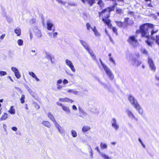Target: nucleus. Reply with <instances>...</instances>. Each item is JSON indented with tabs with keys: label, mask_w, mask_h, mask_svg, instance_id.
<instances>
[{
	"label": "nucleus",
	"mask_w": 159,
	"mask_h": 159,
	"mask_svg": "<svg viewBox=\"0 0 159 159\" xmlns=\"http://www.w3.org/2000/svg\"><path fill=\"white\" fill-rule=\"evenodd\" d=\"M153 25L151 24H144L140 26L139 31L141 33L142 37L147 39L145 42L149 46H152L153 43L150 41L151 39L154 41L156 36L158 35L156 34L158 30H154L153 29Z\"/></svg>",
	"instance_id": "1"
},
{
	"label": "nucleus",
	"mask_w": 159,
	"mask_h": 159,
	"mask_svg": "<svg viewBox=\"0 0 159 159\" xmlns=\"http://www.w3.org/2000/svg\"><path fill=\"white\" fill-rule=\"evenodd\" d=\"M128 99L131 104L134 107L139 114L142 115L143 114V111L137 100L131 95H129Z\"/></svg>",
	"instance_id": "2"
},
{
	"label": "nucleus",
	"mask_w": 159,
	"mask_h": 159,
	"mask_svg": "<svg viewBox=\"0 0 159 159\" xmlns=\"http://www.w3.org/2000/svg\"><path fill=\"white\" fill-rule=\"evenodd\" d=\"M127 41L130 44L132 45L134 47L136 46L137 40L135 36L133 35L129 36L127 40Z\"/></svg>",
	"instance_id": "3"
},
{
	"label": "nucleus",
	"mask_w": 159,
	"mask_h": 159,
	"mask_svg": "<svg viewBox=\"0 0 159 159\" xmlns=\"http://www.w3.org/2000/svg\"><path fill=\"white\" fill-rule=\"evenodd\" d=\"M107 75L109 78L111 80H112L114 78V76L110 69L107 66L103 68Z\"/></svg>",
	"instance_id": "4"
},
{
	"label": "nucleus",
	"mask_w": 159,
	"mask_h": 159,
	"mask_svg": "<svg viewBox=\"0 0 159 159\" xmlns=\"http://www.w3.org/2000/svg\"><path fill=\"white\" fill-rule=\"evenodd\" d=\"M65 62L66 65L70 68V70L72 72H75V69L72 62L70 60L68 59H66L65 60Z\"/></svg>",
	"instance_id": "5"
},
{
	"label": "nucleus",
	"mask_w": 159,
	"mask_h": 159,
	"mask_svg": "<svg viewBox=\"0 0 159 159\" xmlns=\"http://www.w3.org/2000/svg\"><path fill=\"white\" fill-rule=\"evenodd\" d=\"M111 123V124L112 127L115 129L117 130L119 128V125L117 123L116 119L115 118H113L112 119Z\"/></svg>",
	"instance_id": "6"
},
{
	"label": "nucleus",
	"mask_w": 159,
	"mask_h": 159,
	"mask_svg": "<svg viewBox=\"0 0 159 159\" xmlns=\"http://www.w3.org/2000/svg\"><path fill=\"white\" fill-rule=\"evenodd\" d=\"M11 70L14 72L15 75L17 79H19L20 78L21 75L17 69L16 67H12Z\"/></svg>",
	"instance_id": "7"
},
{
	"label": "nucleus",
	"mask_w": 159,
	"mask_h": 159,
	"mask_svg": "<svg viewBox=\"0 0 159 159\" xmlns=\"http://www.w3.org/2000/svg\"><path fill=\"white\" fill-rule=\"evenodd\" d=\"M148 62L150 68L152 70L155 71L156 68L152 60L149 57L148 59Z\"/></svg>",
	"instance_id": "8"
},
{
	"label": "nucleus",
	"mask_w": 159,
	"mask_h": 159,
	"mask_svg": "<svg viewBox=\"0 0 159 159\" xmlns=\"http://www.w3.org/2000/svg\"><path fill=\"white\" fill-rule=\"evenodd\" d=\"M141 63V61L135 58L133 59L132 64L134 66H138Z\"/></svg>",
	"instance_id": "9"
},
{
	"label": "nucleus",
	"mask_w": 159,
	"mask_h": 159,
	"mask_svg": "<svg viewBox=\"0 0 159 159\" xmlns=\"http://www.w3.org/2000/svg\"><path fill=\"white\" fill-rule=\"evenodd\" d=\"M115 8L114 6H112L105 9L106 11V13H107L108 16H110V12L111 11H113Z\"/></svg>",
	"instance_id": "10"
},
{
	"label": "nucleus",
	"mask_w": 159,
	"mask_h": 159,
	"mask_svg": "<svg viewBox=\"0 0 159 159\" xmlns=\"http://www.w3.org/2000/svg\"><path fill=\"white\" fill-rule=\"evenodd\" d=\"M126 111L128 117L129 118L133 119V118H135V116L131 111L129 110H126Z\"/></svg>",
	"instance_id": "11"
},
{
	"label": "nucleus",
	"mask_w": 159,
	"mask_h": 159,
	"mask_svg": "<svg viewBox=\"0 0 159 159\" xmlns=\"http://www.w3.org/2000/svg\"><path fill=\"white\" fill-rule=\"evenodd\" d=\"M34 30L36 35L38 37L41 38L42 37V34L40 30H39L37 28H36Z\"/></svg>",
	"instance_id": "12"
},
{
	"label": "nucleus",
	"mask_w": 159,
	"mask_h": 159,
	"mask_svg": "<svg viewBox=\"0 0 159 159\" xmlns=\"http://www.w3.org/2000/svg\"><path fill=\"white\" fill-rule=\"evenodd\" d=\"M97 4L101 9L103 8L104 6L105 3L102 0H97Z\"/></svg>",
	"instance_id": "13"
},
{
	"label": "nucleus",
	"mask_w": 159,
	"mask_h": 159,
	"mask_svg": "<svg viewBox=\"0 0 159 159\" xmlns=\"http://www.w3.org/2000/svg\"><path fill=\"white\" fill-rule=\"evenodd\" d=\"M47 29L49 30H52V28L53 25V24L51 23V21L48 20L47 22Z\"/></svg>",
	"instance_id": "14"
},
{
	"label": "nucleus",
	"mask_w": 159,
	"mask_h": 159,
	"mask_svg": "<svg viewBox=\"0 0 159 159\" xmlns=\"http://www.w3.org/2000/svg\"><path fill=\"white\" fill-rule=\"evenodd\" d=\"M48 117L50 119V120L53 122V123L56 122V121L54 116L51 112H49L48 113Z\"/></svg>",
	"instance_id": "15"
},
{
	"label": "nucleus",
	"mask_w": 159,
	"mask_h": 159,
	"mask_svg": "<svg viewBox=\"0 0 159 159\" xmlns=\"http://www.w3.org/2000/svg\"><path fill=\"white\" fill-rule=\"evenodd\" d=\"M102 21H103L104 23L108 25H111L110 24V20L108 19V18H104V17H103L102 18Z\"/></svg>",
	"instance_id": "16"
},
{
	"label": "nucleus",
	"mask_w": 159,
	"mask_h": 159,
	"mask_svg": "<svg viewBox=\"0 0 159 159\" xmlns=\"http://www.w3.org/2000/svg\"><path fill=\"white\" fill-rule=\"evenodd\" d=\"M100 155L103 159H111V157H109L107 155H106L105 153L103 152H102L101 153H100Z\"/></svg>",
	"instance_id": "17"
},
{
	"label": "nucleus",
	"mask_w": 159,
	"mask_h": 159,
	"mask_svg": "<svg viewBox=\"0 0 159 159\" xmlns=\"http://www.w3.org/2000/svg\"><path fill=\"white\" fill-rule=\"evenodd\" d=\"M54 123L55 127L57 129L58 132L61 134H62V131H61L60 129L61 128V127L58 124L56 121V122H54Z\"/></svg>",
	"instance_id": "18"
},
{
	"label": "nucleus",
	"mask_w": 159,
	"mask_h": 159,
	"mask_svg": "<svg viewBox=\"0 0 159 159\" xmlns=\"http://www.w3.org/2000/svg\"><path fill=\"white\" fill-rule=\"evenodd\" d=\"M41 124L48 128H50L51 126L50 123L48 121H43Z\"/></svg>",
	"instance_id": "19"
},
{
	"label": "nucleus",
	"mask_w": 159,
	"mask_h": 159,
	"mask_svg": "<svg viewBox=\"0 0 159 159\" xmlns=\"http://www.w3.org/2000/svg\"><path fill=\"white\" fill-rule=\"evenodd\" d=\"M62 109L67 114H70V111L69 108L66 106H63L62 107Z\"/></svg>",
	"instance_id": "20"
},
{
	"label": "nucleus",
	"mask_w": 159,
	"mask_h": 159,
	"mask_svg": "<svg viewBox=\"0 0 159 159\" xmlns=\"http://www.w3.org/2000/svg\"><path fill=\"white\" fill-rule=\"evenodd\" d=\"M90 129V128L89 126L84 125L82 128V130L83 132H85Z\"/></svg>",
	"instance_id": "21"
},
{
	"label": "nucleus",
	"mask_w": 159,
	"mask_h": 159,
	"mask_svg": "<svg viewBox=\"0 0 159 159\" xmlns=\"http://www.w3.org/2000/svg\"><path fill=\"white\" fill-rule=\"evenodd\" d=\"M15 33L17 34V36H19L21 35V30L19 28H17L15 30Z\"/></svg>",
	"instance_id": "22"
},
{
	"label": "nucleus",
	"mask_w": 159,
	"mask_h": 159,
	"mask_svg": "<svg viewBox=\"0 0 159 159\" xmlns=\"http://www.w3.org/2000/svg\"><path fill=\"white\" fill-rule=\"evenodd\" d=\"M84 1H85L84 0ZM85 1L87 2L90 6H92L95 2V0H85Z\"/></svg>",
	"instance_id": "23"
},
{
	"label": "nucleus",
	"mask_w": 159,
	"mask_h": 159,
	"mask_svg": "<svg viewBox=\"0 0 159 159\" xmlns=\"http://www.w3.org/2000/svg\"><path fill=\"white\" fill-rule=\"evenodd\" d=\"M87 51L90 54L92 58L93 59H95V56L94 55V53L92 49H90L89 50H88Z\"/></svg>",
	"instance_id": "24"
},
{
	"label": "nucleus",
	"mask_w": 159,
	"mask_h": 159,
	"mask_svg": "<svg viewBox=\"0 0 159 159\" xmlns=\"http://www.w3.org/2000/svg\"><path fill=\"white\" fill-rule=\"evenodd\" d=\"M107 147L106 144L101 142L100 143V147L102 149H105L107 148Z\"/></svg>",
	"instance_id": "25"
},
{
	"label": "nucleus",
	"mask_w": 159,
	"mask_h": 159,
	"mask_svg": "<svg viewBox=\"0 0 159 159\" xmlns=\"http://www.w3.org/2000/svg\"><path fill=\"white\" fill-rule=\"evenodd\" d=\"M7 118V114L6 113H4V115L2 116L0 118V121L6 120Z\"/></svg>",
	"instance_id": "26"
},
{
	"label": "nucleus",
	"mask_w": 159,
	"mask_h": 159,
	"mask_svg": "<svg viewBox=\"0 0 159 159\" xmlns=\"http://www.w3.org/2000/svg\"><path fill=\"white\" fill-rule=\"evenodd\" d=\"M9 112L11 114H14L15 112V110L13 108V106H11L10 108V110L9 111Z\"/></svg>",
	"instance_id": "27"
},
{
	"label": "nucleus",
	"mask_w": 159,
	"mask_h": 159,
	"mask_svg": "<svg viewBox=\"0 0 159 159\" xmlns=\"http://www.w3.org/2000/svg\"><path fill=\"white\" fill-rule=\"evenodd\" d=\"M46 57L48 59V60H50L52 62V58L51 56V55L48 52H46Z\"/></svg>",
	"instance_id": "28"
},
{
	"label": "nucleus",
	"mask_w": 159,
	"mask_h": 159,
	"mask_svg": "<svg viewBox=\"0 0 159 159\" xmlns=\"http://www.w3.org/2000/svg\"><path fill=\"white\" fill-rule=\"evenodd\" d=\"M93 31L94 33L96 36L99 37L100 35V33L98 32L97 29H94L93 30Z\"/></svg>",
	"instance_id": "29"
},
{
	"label": "nucleus",
	"mask_w": 159,
	"mask_h": 159,
	"mask_svg": "<svg viewBox=\"0 0 159 159\" xmlns=\"http://www.w3.org/2000/svg\"><path fill=\"white\" fill-rule=\"evenodd\" d=\"M71 134L73 137H76L77 136V133L75 130H72L71 131Z\"/></svg>",
	"instance_id": "30"
},
{
	"label": "nucleus",
	"mask_w": 159,
	"mask_h": 159,
	"mask_svg": "<svg viewBox=\"0 0 159 159\" xmlns=\"http://www.w3.org/2000/svg\"><path fill=\"white\" fill-rule=\"evenodd\" d=\"M141 52L143 53L145 55H148V52L147 50L144 48H142L141 49Z\"/></svg>",
	"instance_id": "31"
},
{
	"label": "nucleus",
	"mask_w": 159,
	"mask_h": 159,
	"mask_svg": "<svg viewBox=\"0 0 159 159\" xmlns=\"http://www.w3.org/2000/svg\"><path fill=\"white\" fill-rule=\"evenodd\" d=\"M116 13L117 14L121 15L123 11L122 9L116 8Z\"/></svg>",
	"instance_id": "32"
},
{
	"label": "nucleus",
	"mask_w": 159,
	"mask_h": 159,
	"mask_svg": "<svg viewBox=\"0 0 159 159\" xmlns=\"http://www.w3.org/2000/svg\"><path fill=\"white\" fill-rule=\"evenodd\" d=\"M106 11L105 9L102 10V11L101 12H99L98 14H99V17H101L102 16H103V13H104V12H105Z\"/></svg>",
	"instance_id": "33"
},
{
	"label": "nucleus",
	"mask_w": 159,
	"mask_h": 159,
	"mask_svg": "<svg viewBox=\"0 0 159 159\" xmlns=\"http://www.w3.org/2000/svg\"><path fill=\"white\" fill-rule=\"evenodd\" d=\"M25 98V96L24 95H22L21 96V98L20 99L21 102L23 104L25 102L24 99Z\"/></svg>",
	"instance_id": "34"
},
{
	"label": "nucleus",
	"mask_w": 159,
	"mask_h": 159,
	"mask_svg": "<svg viewBox=\"0 0 159 159\" xmlns=\"http://www.w3.org/2000/svg\"><path fill=\"white\" fill-rule=\"evenodd\" d=\"M18 44L20 46H21L23 44V41L21 39H19L17 40Z\"/></svg>",
	"instance_id": "35"
},
{
	"label": "nucleus",
	"mask_w": 159,
	"mask_h": 159,
	"mask_svg": "<svg viewBox=\"0 0 159 159\" xmlns=\"http://www.w3.org/2000/svg\"><path fill=\"white\" fill-rule=\"evenodd\" d=\"M29 93L33 96V97L34 98L35 96L34 95V92H33L32 90L30 89L29 91H28Z\"/></svg>",
	"instance_id": "36"
},
{
	"label": "nucleus",
	"mask_w": 159,
	"mask_h": 159,
	"mask_svg": "<svg viewBox=\"0 0 159 159\" xmlns=\"http://www.w3.org/2000/svg\"><path fill=\"white\" fill-rule=\"evenodd\" d=\"M154 41H155L159 45V35L156 36V38Z\"/></svg>",
	"instance_id": "37"
},
{
	"label": "nucleus",
	"mask_w": 159,
	"mask_h": 159,
	"mask_svg": "<svg viewBox=\"0 0 159 159\" xmlns=\"http://www.w3.org/2000/svg\"><path fill=\"white\" fill-rule=\"evenodd\" d=\"M112 30L115 33L116 35H118L117 30L116 28L114 27H113L112 28Z\"/></svg>",
	"instance_id": "38"
},
{
	"label": "nucleus",
	"mask_w": 159,
	"mask_h": 159,
	"mask_svg": "<svg viewBox=\"0 0 159 159\" xmlns=\"http://www.w3.org/2000/svg\"><path fill=\"white\" fill-rule=\"evenodd\" d=\"M65 102H69L70 103H72L73 102V101L72 100L68 98H65Z\"/></svg>",
	"instance_id": "39"
},
{
	"label": "nucleus",
	"mask_w": 159,
	"mask_h": 159,
	"mask_svg": "<svg viewBox=\"0 0 159 159\" xmlns=\"http://www.w3.org/2000/svg\"><path fill=\"white\" fill-rule=\"evenodd\" d=\"M7 74L6 72L3 71H0V75L1 76H3L6 75Z\"/></svg>",
	"instance_id": "40"
},
{
	"label": "nucleus",
	"mask_w": 159,
	"mask_h": 159,
	"mask_svg": "<svg viewBox=\"0 0 159 159\" xmlns=\"http://www.w3.org/2000/svg\"><path fill=\"white\" fill-rule=\"evenodd\" d=\"M116 22L119 27H121L122 26L123 23L121 21H116Z\"/></svg>",
	"instance_id": "41"
},
{
	"label": "nucleus",
	"mask_w": 159,
	"mask_h": 159,
	"mask_svg": "<svg viewBox=\"0 0 159 159\" xmlns=\"http://www.w3.org/2000/svg\"><path fill=\"white\" fill-rule=\"evenodd\" d=\"M29 73L33 78H34L36 76L35 74L33 72H29Z\"/></svg>",
	"instance_id": "42"
},
{
	"label": "nucleus",
	"mask_w": 159,
	"mask_h": 159,
	"mask_svg": "<svg viewBox=\"0 0 159 159\" xmlns=\"http://www.w3.org/2000/svg\"><path fill=\"white\" fill-rule=\"evenodd\" d=\"M83 47L87 51L90 49L89 46L87 44L84 46Z\"/></svg>",
	"instance_id": "43"
},
{
	"label": "nucleus",
	"mask_w": 159,
	"mask_h": 159,
	"mask_svg": "<svg viewBox=\"0 0 159 159\" xmlns=\"http://www.w3.org/2000/svg\"><path fill=\"white\" fill-rule=\"evenodd\" d=\"M98 81L100 83V84H101L102 86H104V87L105 88L107 87V85L106 84H105V83L102 82L99 80H98Z\"/></svg>",
	"instance_id": "44"
},
{
	"label": "nucleus",
	"mask_w": 159,
	"mask_h": 159,
	"mask_svg": "<svg viewBox=\"0 0 159 159\" xmlns=\"http://www.w3.org/2000/svg\"><path fill=\"white\" fill-rule=\"evenodd\" d=\"M99 61H100V62L101 63V64L102 65V67L103 68H104L106 66H107L106 65H105V64H104V63H103L102 62V60H101V59H99Z\"/></svg>",
	"instance_id": "45"
},
{
	"label": "nucleus",
	"mask_w": 159,
	"mask_h": 159,
	"mask_svg": "<svg viewBox=\"0 0 159 159\" xmlns=\"http://www.w3.org/2000/svg\"><path fill=\"white\" fill-rule=\"evenodd\" d=\"M80 42L81 43L82 45L84 46L85 45H86L87 43L84 41H83L82 40H80Z\"/></svg>",
	"instance_id": "46"
},
{
	"label": "nucleus",
	"mask_w": 159,
	"mask_h": 159,
	"mask_svg": "<svg viewBox=\"0 0 159 159\" xmlns=\"http://www.w3.org/2000/svg\"><path fill=\"white\" fill-rule=\"evenodd\" d=\"M109 60L110 61L112 62V63L115 65L116 63L114 60H113V58L111 57H109Z\"/></svg>",
	"instance_id": "47"
},
{
	"label": "nucleus",
	"mask_w": 159,
	"mask_h": 159,
	"mask_svg": "<svg viewBox=\"0 0 159 159\" xmlns=\"http://www.w3.org/2000/svg\"><path fill=\"white\" fill-rule=\"evenodd\" d=\"M87 29V30H89L90 28L91 27V26L89 23H87L86 24Z\"/></svg>",
	"instance_id": "48"
},
{
	"label": "nucleus",
	"mask_w": 159,
	"mask_h": 159,
	"mask_svg": "<svg viewBox=\"0 0 159 159\" xmlns=\"http://www.w3.org/2000/svg\"><path fill=\"white\" fill-rule=\"evenodd\" d=\"M106 11L105 12H104V13H103V15H104V17L105 18H108L110 17V16H108L107 15V13H106Z\"/></svg>",
	"instance_id": "49"
},
{
	"label": "nucleus",
	"mask_w": 159,
	"mask_h": 159,
	"mask_svg": "<svg viewBox=\"0 0 159 159\" xmlns=\"http://www.w3.org/2000/svg\"><path fill=\"white\" fill-rule=\"evenodd\" d=\"M58 33L57 32H54L52 33V36L54 38H56L57 37Z\"/></svg>",
	"instance_id": "50"
},
{
	"label": "nucleus",
	"mask_w": 159,
	"mask_h": 159,
	"mask_svg": "<svg viewBox=\"0 0 159 159\" xmlns=\"http://www.w3.org/2000/svg\"><path fill=\"white\" fill-rule=\"evenodd\" d=\"M5 35V34H4L2 35L1 36H0V42H1V40H2L4 38Z\"/></svg>",
	"instance_id": "51"
},
{
	"label": "nucleus",
	"mask_w": 159,
	"mask_h": 159,
	"mask_svg": "<svg viewBox=\"0 0 159 159\" xmlns=\"http://www.w3.org/2000/svg\"><path fill=\"white\" fill-rule=\"evenodd\" d=\"M62 82V80H59L57 81L56 85H59L60 84H61Z\"/></svg>",
	"instance_id": "52"
},
{
	"label": "nucleus",
	"mask_w": 159,
	"mask_h": 159,
	"mask_svg": "<svg viewBox=\"0 0 159 159\" xmlns=\"http://www.w3.org/2000/svg\"><path fill=\"white\" fill-rule=\"evenodd\" d=\"M34 104L35 105H35V107L37 109H39L40 108V106L37 103L35 102L34 103Z\"/></svg>",
	"instance_id": "53"
},
{
	"label": "nucleus",
	"mask_w": 159,
	"mask_h": 159,
	"mask_svg": "<svg viewBox=\"0 0 159 159\" xmlns=\"http://www.w3.org/2000/svg\"><path fill=\"white\" fill-rule=\"evenodd\" d=\"M36 20L34 19H32L30 20V23L31 24H34Z\"/></svg>",
	"instance_id": "54"
},
{
	"label": "nucleus",
	"mask_w": 159,
	"mask_h": 159,
	"mask_svg": "<svg viewBox=\"0 0 159 159\" xmlns=\"http://www.w3.org/2000/svg\"><path fill=\"white\" fill-rule=\"evenodd\" d=\"M57 89H60L62 88L63 86L62 85H57Z\"/></svg>",
	"instance_id": "55"
},
{
	"label": "nucleus",
	"mask_w": 159,
	"mask_h": 159,
	"mask_svg": "<svg viewBox=\"0 0 159 159\" xmlns=\"http://www.w3.org/2000/svg\"><path fill=\"white\" fill-rule=\"evenodd\" d=\"M63 83L64 84H67L68 82V81L66 79H64L63 81Z\"/></svg>",
	"instance_id": "56"
},
{
	"label": "nucleus",
	"mask_w": 159,
	"mask_h": 159,
	"mask_svg": "<svg viewBox=\"0 0 159 159\" xmlns=\"http://www.w3.org/2000/svg\"><path fill=\"white\" fill-rule=\"evenodd\" d=\"M95 149L97 151V152L99 153V154H100V153H101L102 152H101L100 151V150L99 149V148L98 147H97Z\"/></svg>",
	"instance_id": "57"
},
{
	"label": "nucleus",
	"mask_w": 159,
	"mask_h": 159,
	"mask_svg": "<svg viewBox=\"0 0 159 159\" xmlns=\"http://www.w3.org/2000/svg\"><path fill=\"white\" fill-rule=\"evenodd\" d=\"M3 127L4 129H5V131L6 132L7 131V125L5 124H3Z\"/></svg>",
	"instance_id": "58"
},
{
	"label": "nucleus",
	"mask_w": 159,
	"mask_h": 159,
	"mask_svg": "<svg viewBox=\"0 0 159 159\" xmlns=\"http://www.w3.org/2000/svg\"><path fill=\"white\" fill-rule=\"evenodd\" d=\"M14 131H16L17 130V128L16 127H13L11 128Z\"/></svg>",
	"instance_id": "59"
},
{
	"label": "nucleus",
	"mask_w": 159,
	"mask_h": 159,
	"mask_svg": "<svg viewBox=\"0 0 159 159\" xmlns=\"http://www.w3.org/2000/svg\"><path fill=\"white\" fill-rule=\"evenodd\" d=\"M78 93V91H75V90H73V89H72V91L71 92V93H72L74 94H77V93Z\"/></svg>",
	"instance_id": "60"
},
{
	"label": "nucleus",
	"mask_w": 159,
	"mask_h": 159,
	"mask_svg": "<svg viewBox=\"0 0 159 159\" xmlns=\"http://www.w3.org/2000/svg\"><path fill=\"white\" fill-rule=\"evenodd\" d=\"M57 1L58 3H61L63 4H65V2H63L62 1H61V0H57Z\"/></svg>",
	"instance_id": "61"
},
{
	"label": "nucleus",
	"mask_w": 159,
	"mask_h": 159,
	"mask_svg": "<svg viewBox=\"0 0 159 159\" xmlns=\"http://www.w3.org/2000/svg\"><path fill=\"white\" fill-rule=\"evenodd\" d=\"M108 36H109V38L110 41L112 43H114V41H113V39H112L111 37V36L109 35Z\"/></svg>",
	"instance_id": "62"
},
{
	"label": "nucleus",
	"mask_w": 159,
	"mask_h": 159,
	"mask_svg": "<svg viewBox=\"0 0 159 159\" xmlns=\"http://www.w3.org/2000/svg\"><path fill=\"white\" fill-rule=\"evenodd\" d=\"M72 109L74 110H77V108L75 105H74L72 106Z\"/></svg>",
	"instance_id": "63"
},
{
	"label": "nucleus",
	"mask_w": 159,
	"mask_h": 159,
	"mask_svg": "<svg viewBox=\"0 0 159 159\" xmlns=\"http://www.w3.org/2000/svg\"><path fill=\"white\" fill-rule=\"evenodd\" d=\"M155 79L156 80L159 81V76L156 75Z\"/></svg>",
	"instance_id": "64"
}]
</instances>
